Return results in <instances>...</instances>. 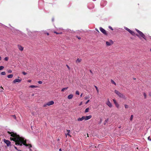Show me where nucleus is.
<instances>
[{
  "label": "nucleus",
  "mask_w": 151,
  "mask_h": 151,
  "mask_svg": "<svg viewBox=\"0 0 151 151\" xmlns=\"http://www.w3.org/2000/svg\"><path fill=\"white\" fill-rule=\"evenodd\" d=\"M114 43V42L111 40H109V41H106V44L107 46H110L112 45Z\"/></svg>",
  "instance_id": "39448f33"
},
{
  "label": "nucleus",
  "mask_w": 151,
  "mask_h": 151,
  "mask_svg": "<svg viewBox=\"0 0 151 151\" xmlns=\"http://www.w3.org/2000/svg\"><path fill=\"white\" fill-rule=\"evenodd\" d=\"M90 72L91 73L93 74V72L91 70H90Z\"/></svg>",
  "instance_id": "3c124183"
},
{
  "label": "nucleus",
  "mask_w": 151,
  "mask_h": 151,
  "mask_svg": "<svg viewBox=\"0 0 151 151\" xmlns=\"http://www.w3.org/2000/svg\"><path fill=\"white\" fill-rule=\"evenodd\" d=\"M149 95L151 97V93H150L149 94Z\"/></svg>",
  "instance_id": "09e8293b"
},
{
  "label": "nucleus",
  "mask_w": 151,
  "mask_h": 151,
  "mask_svg": "<svg viewBox=\"0 0 151 151\" xmlns=\"http://www.w3.org/2000/svg\"><path fill=\"white\" fill-rule=\"evenodd\" d=\"M136 36H137V37H139V35L137 34H136Z\"/></svg>",
  "instance_id": "864d4df0"
},
{
  "label": "nucleus",
  "mask_w": 151,
  "mask_h": 151,
  "mask_svg": "<svg viewBox=\"0 0 151 151\" xmlns=\"http://www.w3.org/2000/svg\"><path fill=\"white\" fill-rule=\"evenodd\" d=\"M129 33L132 35L134 36L135 35V33L134 32L131 30L129 32Z\"/></svg>",
  "instance_id": "2eb2a0df"
},
{
  "label": "nucleus",
  "mask_w": 151,
  "mask_h": 151,
  "mask_svg": "<svg viewBox=\"0 0 151 151\" xmlns=\"http://www.w3.org/2000/svg\"><path fill=\"white\" fill-rule=\"evenodd\" d=\"M45 33L47 35H49V33H48L47 32V33Z\"/></svg>",
  "instance_id": "8fccbe9b"
},
{
  "label": "nucleus",
  "mask_w": 151,
  "mask_h": 151,
  "mask_svg": "<svg viewBox=\"0 0 151 151\" xmlns=\"http://www.w3.org/2000/svg\"><path fill=\"white\" fill-rule=\"evenodd\" d=\"M67 131L68 132V133L67 134H66V136L67 137V135H68V136H69L70 137H71V135H70V130H67Z\"/></svg>",
  "instance_id": "f8f14e48"
},
{
  "label": "nucleus",
  "mask_w": 151,
  "mask_h": 151,
  "mask_svg": "<svg viewBox=\"0 0 151 151\" xmlns=\"http://www.w3.org/2000/svg\"><path fill=\"white\" fill-rule=\"evenodd\" d=\"M59 151H62V150H61V148L59 149Z\"/></svg>",
  "instance_id": "6e6d98bb"
},
{
  "label": "nucleus",
  "mask_w": 151,
  "mask_h": 151,
  "mask_svg": "<svg viewBox=\"0 0 151 151\" xmlns=\"http://www.w3.org/2000/svg\"><path fill=\"white\" fill-rule=\"evenodd\" d=\"M95 88H96V91H97V93H99V89H98V88L97 87V86H95Z\"/></svg>",
  "instance_id": "cd10ccee"
},
{
  "label": "nucleus",
  "mask_w": 151,
  "mask_h": 151,
  "mask_svg": "<svg viewBox=\"0 0 151 151\" xmlns=\"http://www.w3.org/2000/svg\"><path fill=\"white\" fill-rule=\"evenodd\" d=\"M82 94H82H82H81V96H82Z\"/></svg>",
  "instance_id": "680f3d73"
},
{
  "label": "nucleus",
  "mask_w": 151,
  "mask_h": 151,
  "mask_svg": "<svg viewBox=\"0 0 151 151\" xmlns=\"http://www.w3.org/2000/svg\"><path fill=\"white\" fill-rule=\"evenodd\" d=\"M124 106L126 109H127V108H128V107H129V106L128 105H126V104H125L124 105Z\"/></svg>",
  "instance_id": "7c9ffc66"
},
{
  "label": "nucleus",
  "mask_w": 151,
  "mask_h": 151,
  "mask_svg": "<svg viewBox=\"0 0 151 151\" xmlns=\"http://www.w3.org/2000/svg\"><path fill=\"white\" fill-rule=\"evenodd\" d=\"M125 29L129 32H130V31H131V30L130 29H129V28H128L127 27H126L125 28Z\"/></svg>",
  "instance_id": "bb28decb"
},
{
  "label": "nucleus",
  "mask_w": 151,
  "mask_h": 151,
  "mask_svg": "<svg viewBox=\"0 0 151 151\" xmlns=\"http://www.w3.org/2000/svg\"><path fill=\"white\" fill-rule=\"evenodd\" d=\"M139 35L141 36L142 37H143L145 40H146L145 38V35L141 32H140L139 33Z\"/></svg>",
  "instance_id": "6e6552de"
},
{
  "label": "nucleus",
  "mask_w": 151,
  "mask_h": 151,
  "mask_svg": "<svg viewBox=\"0 0 151 151\" xmlns=\"http://www.w3.org/2000/svg\"><path fill=\"white\" fill-rule=\"evenodd\" d=\"M4 142L6 144L7 146H9L11 145V142L9 140L4 139Z\"/></svg>",
  "instance_id": "423d86ee"
},
{
  "label": "nucleus",
  "mask_w": 151,
  "mask_h": 151,
  "mask_svg": "<svg viewBox=\"0 0 151 151\" xmlns=\"http://www.w3.org/2000/svg\"><path fill=\"white\" fill-rule=\"evenodd\" d=\"M3 91V89H1V90H0V92H2V91Z\"/></svg>",
  "instance_id": "603ef678"
},
{
  "label": "nucleus",
  "mask_w": 151,
  "mask_h": 151,
  "mask_svg": "<svg viewBox=\"0 0 151 151\" xmlns=\"http://www.w3.org/2000/svg\"><path fill=\"white\" fill-rule=\"evenodd\" d=\"M87 137H88V134H87Z\"/></svg>",
  "instance_id": "e2e57ef3"
},
{
  "label": "nucleus",
  "mask_w": 151,
  "mask_h": 151,
  "mask_svg": "<svg viewBox=\"0 0 151 151\" xmlns=\"http://www.w3.org/2000/svg\"><path fill=\"white\" fill-rule=\"evenodd\" d=\"M114 93L120 98H123L124 99H127V97L124 95L123 93L120 92L116 90H114Z\"/></svg>",
  "instance_id": "f03ea898"
},
{
  "label": "nucleus",
  "mask_w": 151,
  "mask_h": 151,
  "mask_svg": "<svg viewBox=\"0 0 151 151\" xmlns=\"http://www.w3.org/2000/svg\"><path fill=\"white\" fill-rule=\"evenodd\" d=\"M133 116H133V115H131V116L129 119L131 121H132V120Z\"/></svg>",
  "instance_id": "a211bd4d"
},
{
  "label": "nucleus",
  "mask_w": 151,
  "mask_h": 151,
  "mask_svg": "<svg viewBox=\"0 0 151 151\" xmlns=\"http://www.w3.org/2000/svg\"><path fill=\"white\" fill-rule=\"evenodd\" d=\"M1 57H0V60H1Z\"/></svg>",
  "instance_id": "052dcab7"
},
{
  "label": "nucleus",
  "mask_w": 151,
  "mask_h": 151,
  "mask_svg": "<svg viewBox=\"0 0 151 151\" xmlns=\"http://www.w3.org/2000/svg\"><path fill=\"white\" fill-rule=\"evenodd\" d=\"M109 27L111 30H113V28L109 26Z\"/></svg>",
  "instance_id": "58836bf2"
},
{
  "label": "nucleus",
  "mask_w": 151,
  "mask_h": 151,
  "mask_svg": "<svg viewBox=\"0 0 151 151\" xmlns=\"http://www.w3.org/2000/svg\"><path fill=\"white\" fill-rule=\"evenodd\" d=\"M38 82L39 84H41L42 83V82L41 81H38Z\"/></svg>",
  "instance_id": "79ce46f5"
},
{
  "label": "nucleus",
  "mask_w": 151,
  "mask_h": 151,
  "mask_svg": "<svg viewBox=\"0 0 151 151\" xmlns=\"http://www.w3.org/2000/svg\"><path fill=\"white\" fill-rule=\"evenodd\" d=\"M21 79H16L13 81V83H20L21 82Z\"/></svg>",
  "instance_id": "1a4fd4ad"
},
{
  "label": "nucleus",
  "mask_w": 151,
  "mask_h": 151,
  "mask_svg": "<svg viewBox=\"0 0 151 151\" xmlns=\"http://www.w3.org/2000/svg\"><path fill=\"white\" fill-rule=\"evenodd\" d=\"M53 32L56 34H62V32H61L60 33H58L56 31H54Z\"/></svg>",
  "instance_id": "c85d7f7f"
},
{
  "label": "nucleus",
  "mask_w": 151,
  "mask_h": 151,
  "mask_svg": "<svg viewBox=\"0 0 151 151\" xmlns=\"http://www.w3.org/2000/svg\"><path fill=\"white\" fill-rule=\"evenodd\" d=\"M82 61L81 59H80L79 58H78L76 61V63H80Z\"/></svg>",
  "instance_id": "4468645a"
},
{
  "label": "nucleus",
  "mask_w": 151,
  "mask_h": 151,
  "mask_svg": "<svg viewBox=\"0 0 151 151\" xmlns=\"http://www.w3.org/2000/svg\"><path fill=\"white\" fill-rule=\"evenodd\" d=\"M68 88V87H67L65 88H63L61 89V91L62 92H63L65 90H66Z\"/></svg>",
  "instance_id": "6ab92c4d"
},
{
  "label": "nucleus",
  "mask_w": 151,
  "mask_h": 151,
  "mask_svg": "<svg viewBox=\"0 0 151 151\" xmlns=\"http://www.w3.org/2000/svg\"><path fill=\"white\" fill-rule=\"evenodd\" d=\"M85 120H88L90 119L92 117L91 115H89L88 116H85Z\"/></svg>",
  "instance_id": "9b49d317"
},
{
  "label": "nucleus",
  "mask_w": 151,
  "mask_h": 151,
  "mask_svg": "<svg viewBox=\"0 0 151 151\" xmlns=\"http://www.w3.org/2000/svg\"><path fill=\"white\" fill-rule=\"evenodd\" d=\"M115 106H116V107L117 108H119V104L117 103H116V104H115Z\"/></svg>",
  "instance_id": "aec40b11"
},
{
  "label": "nucleus",
  "mask_w": 151,
  "mask_h": 151,
  "mask_svg": "<svg viewBox=\"0 0 151 151\" xmlns=\"http://www.w3.org/2000/svg\"><path fill=\"white\" fill-rule=\"evenodd\" d=\"M82 104V102L81 103V104H80L79 105H81Z\"/></svg>",
  "instance_id": "bf43d9fd"
},
{
  "label": "nucleus",
  "mask_w": 151,
  "mask_h": 151,
  "mask_svg": "<svg viewBox=\"0 0 151 151\" xmlns=\"http://www.w3.org/2000/svg\"><path fill=\"white\" fill-rule=\"evenodd\" d=\"M129 33L132 35L134 36L135 35V33L134 32L131 30L129 32Z\"/></svg>",
  "instance_id": "dca6fc26"
},
{
  "label": "nucleus",
  "mask_w": 151,
  "mask_h": 151,
  "mask_svg": "<svg viewBox=\"0 0 151 151\" xmlns=\"http://www.w3.org/2000/svg\"><path fill=\"white\" fill-rule=\"evenodd\" d=\"M1 89H3V90H4V88L3 87H2V86L1 87Z\"/></svg>",
  "instance_id": "4d7b16f0"
},
{
  "label": "nucleus",
  "mask_w": 151,
  "mask_h": 151,
  "mask_svg": "<svg viewBox=\"0 0 151 151\" xmlns=\"http://www.w3.org/2000/svg\"><path fill=\"white\" fill-rule=\"evenodd\" d=\"M113 101L114 104H116V103H117V102L116 101V100L115 99H113Z\"/></svg>",
  "instance_id": "2f4dec72"
},
{
  "label": "nucleus",
  "mask_w": 151,
  "mask_h": 151,
  "mask_svg": "<svg viewBox=\"0 0 151 151\" xmlns=\"http://www.w3.org/2000/svg\"><path fill=\"white\" fill-rule=\"evenodd\" d=\"M17 47L21 51H22L24 49V47H22L21 45H17Z\"/></svg>",
  "instance_id": "9d476101"
},
{
  "label": "nucleus",
  "mask_w": 151,
  "mask_h": 151,
  "mask_svg": "<svg viewBox=\"0 0 151 151\" xmlns=\"http://www.w3.org/2000/svg\"><path fill=\"white\" fill-rule=\"evenodd\" d=\"M18 151H22L21 150H18Z\"/></svg>",
  "instance_id": "0e129e2a"
},
{
  "label": "nucleus",
  "mask_w": 151,
  "mask_h": 151,
  "mask_svg": "<svg viewBox=\"0 0 151 151\" xmlns=\"http://www.w3.org/2000/svg\"><path fill=\"white\" fill-rule=\"evenodd\" d=\"M148 139L149 140H150L151 141V139L150 138V137H148Z\"/></svg>",
  "instance_id": "de8ad7c7"
},
{
  "label": "nucleus",
  "mask_w": 151,
  "mask_h": 151,
  "mask_svg": "<svg viewBox=\"0 0 151 151\" xmlns=\"http://www.w3.org/2000/svg\"><path fill=\"white\" fill-rule=\"evenodd\" d=\"M14 148H15V149H16L17 150H18H18H19L18 149H17V147H16V146H14Z\"/></svg>",
  "instance_id": "37998d69"
},
{
  "label": "nucleus",
  "mask_w": 151,
  "mask_h": 151,
  "mask_svg": "<svg viewBox=\"0 0 151 151\" xmlns=\"http://www.w3.org/2000/svg\"><path fill=\"white\" fill-rule=\"evenodd\" d=\"M4 68V67L3 66H0V70L3 69Z\"/></svg>",
  "instance_id": "c756f323"
},
{
  "label": "nucleus",
  "mask_w": 151,
  "mask_h": 151,
  "mask_svg": "<svg viewBox=\"0 0 151 151\" xmlns=\"http://www.w3.org/2000/svg\"><path fill=\"white\" fill-rule=\"evenodd\" d=\"M7 133L10 134L11 136L13 137H10V139L15 142V145H18L20 146H22L23 145L26 147H28L29 148L32 147V145L31 144L27 143V140L24 138L20 137L16 133L13 132H10L8 131Z\"/></svg>",
  "instance_id": "f257e3e1"
},
{
  "label": "nucleus",
  "mask_w": 151,
  "mask_h": 151,
  "mask_svg": "<svg viewBox=\"0 0 151 151\" xmlns=\"http://www.w3.org/2000/svg\"><path fill=\"white\" fill-rule=\"evenodd\" d=\"M111 82L112 83H113V84H114L115 85H116V83H115V82H114V81L113 80H112V79H111Z\"/></svg>",
  "instance_id": "412c9836"
},
{
  "label": "nucleus",
  "mask_w": 151,
  "mask_h": 151,
  "mask_svg": "<svg viewBox=\"0 0 151 151\" xmlns=\"http://www.w3.org/2000/svg\"><path fill=\"white\" fill-rule=\"evenodd\" d=\"M66 66L67 67V68H68V69L69 70H70V68L69 67V66L68 65H66Z\"/></svg>",
  "instance_id": "72a5a7b5"
},
{
  "label": "nucleus",
  "mask_w": 151,
  "mask_h": 151,
  "mask_svg": "<svg viewBox=\"0 0 151 151\" xmlns=\"http://www.w3.org/2000/svg\"><path fill=\"white\" fill-rule=\"evenodd\" d=\"M73 94H70L68 96V99H71L73 98Z\"/></svg>",
  "instance_id": "ddd939ff"
},
{
  "label": "nucleus",
  "mask_w": 151,
  "mask_h": 151,
  "mask_svg": "<svg viewBox=\"0 0 151 151\" xmlns=\"http://www.w3.org/2000/svg\"><path fill=\"white\" fill-rule=\"evenodd\" d=\"M13 77V75L12 74L9 75L7 76V77L9 78H12Z\"/></svg>",
  "instance_id": "f3484780"
},
{
  "label": "nucleus",
  "mask_w": 151,
  "mask_h": 151,
  "mask_svg": "<svg viewBox=\"0 0 151 151\" xmlns=\"http://www.w3.org/2000/svg\"><path fill=\"white\" fill-rule=\"evenodd\" d=\"M77 38L78 39H81V37H78V36H77Z\"/></svg>",
  "instance_id": "49530a36"
},
{
  "label": "nucleus",
  "mask_w": 151,
  "mask_h": 151,
  "mask_svg": "<svg viewBox=\"0 0 151 151\" xmlns=\"http://www.w3.org/2000/svg\"><path fill=\"white\" fill-rule=\"evenodd\" d=\"M134 80H135V79H136V78H134Z\"/></svg>",
  "instance_id": "69168bd1"
},
{
  "label": "nucleus",
  "mask_w": 151,
  "mask_h": 151,
  "mask_svg": "<svg viewBox=\"0 0 151 151\" xmlns=\"http://www.w3.org/2000/svg\"><path fill=\"white\" fill-rule=\"evenodd\" d=\"M143 95L144 96V98L145 99H146V97H147V95H146V94L145 93V92H144L143 93Z\"/></svg>",
  "instance_id": "393cba45"
},
{
  "label": "nucleus",
  "mask_w": 151,
  "mask_h": 151,
  "mask_svg": "<svg viewBox=\"0 0 151 151\" xmlns=\"http://www.w3.org/2000/svg\"><path fill=\"white\" fill-rule=\"evenodd\" d=\"M89 109V108H86L85 110V113H86L88 112Z\"/></svg>",
  "instance_id": "5701e85b"
},
{
  "label": "nucleus",
  "mask_w": 151,
  "mask_h": 151,
  "mask_svg": "<svg viewBox=\"0 0 151 151\" xmlns=\"http://www.w3.org/2000/svg\"><path fill=\"white\" fill-rule=\"evenodd\" d=\"M137 31V32H138V33L139 34V32H141L139 30L137 29H135Z\"/></svg>",
  "instance_id": "f704fd0d"
},
{
  "label": "nucleus",
  "mask_w": 151,
  "mask_h": 151,
  "mask_svg": "<svg viewBox=\"0 0 151 151\" xmlns=\"http://www.w3.org/2000/svg\"><path fill=\"white\" fill-rule=\"evenodd\" d=\"M77 120L78 121H83L82 117H81V118L80 117V118H78L77 119Z\"/></svg>",
  "instance_id": "4be33fe9"
},
{
  "label": "nucleus",
  "mask_w": 151,
  "mask_h": 151,
  "mask_svg": "<svg viewBox=\"0 0 151 151\" xmlns=\"http://www.w3.org/2000/svg\"><path fill=\"white\" fill-rule=\"evenodd\" d=\"M95 30H96V31H97L98 33H99V30H98L96 28V29H95Z\"/></svg>",
  "instance_id": "a18cd8bd"
},
{
  "label": "nucleus",
  "mask_w": 151,
  "mask_h": 151,
  "mask_svg": "<svg viewBox=\"0 0 151 151\" xmlns=\"http://www.w3.org/2000/svg\"><path fill=\"white\" fill-rule=\"evenodd\" d=\"M76 94H77V95H79V92L78 91H76Z\"/></svg>",
  "instance_id": "e433bc0d"
},
{
  "label": "nucleus",
  "mask_w": 151,
  "mask_h": 151,
  "mask_svg": "<svg viewBox=\"0 0 151 151\" xmlns=\"http://www.w3.org/2000/svg\"><path fill=\"white\" fill-rule=\"evenodd\" d=\"M106 104L110 108H111L112 106V104L110 102L109 99H107Z\"/></svg>",
  "instance_id": "0eeeda50"
},
{
  "label": "nucleus",
  "mask_w": 151,
  "mask_h": 151,
  "mask_svg": "<svg viewBox=\"0 0 151 151\" xmlns=\"http://www.w3.org/2000/svg\"><path fill=\"white\" fill-rule=\"evenodd\" d=\"M82 118L83 120H85V116H82Z\"/></svg>",
  "instance_id": "ea45409f"
},
{
  "label": "nucleus",
  "mask_w": 151,
  "mask_h": 151,
  "mask_svg": "<svg viewBox=\"0 0 151 151\" xmlns=\"http://www.w3.org/2000/svg\"><path fill=\"white\" fill-rule=\"evenodd\" d=\"M30 87L33 88H37V86L34 85H31L29 86Z\"/></svg>",
  "instance_id": "b1692460"
},
{
  "label": "nucleus",
  "mask_w": 151,
  "mask_h": 151,
  "mask_svg": "<svg viewBox=\"0 0 151 151\" xmlns=\"http://www.w3.org/2000/svg\"><path fill=\"white\" fill-rule=\"evenodd\" d=\"M89 101V100H88L86 103V104H87L88 103Z\"/></svg>",
  "instance_id": "c03bdc74"
},
{
  "label": "nucleus",
  "mask_w": 151,
  "mask_h": 151,
  "mask_svg": "<svg viewBox=\"0 0 151 151\" xmlns=\"http://www.w3.org/2000/svg\"><path fill=\"white\" fill-rule=\"evenodd\" d=\"M31 81V80H29L28 81V82H30Z\"/></svg>",
  "instance_id": "5fc2aeb1"
},
{
  "label": "nucleus",
  "mask_w": 151,
  "mask_h": 151,
  "mask_svg": "<svg viewBox=\"0 0 151 151\" xmlns=\"http://www.w3.org/2000/svg\"><path fill=\"white\" fill-rule=\"evenodd\" d=\"M9 73H11L12 72V71L11 70H9L8 71Z\"/></svg>",
  "instance_id": "a19ab883"
},
{
  "label": "nucleus",
  "mask_w": 151,
  "mask_h": 151,
  "mask_svg": "<svg viewBox=\"0 0 151 151\" xmlns=\"http://www.w3.org/2000/svg\"><path fill=\"white\" fill-rule=\"evenodd\" d=\"M12 116H13V118L14 119H16V117L15 115H12Z\"/></svg>",
  "instance_id": "4c0bfd02"
},
{
  "label": "nucleus",
  "mask_w": 151,
  "mask_h": 151,
  "mask_svg": "<svg viewBox=\"0 0 151 151\" xmlns=\"http://www.w3.org/2000/svg\"><path fill=\"white\" fill-rule=\"evenodd\" d=\"M22 74L24 75H26L27 74V73H26L25 72H22Z\"/></svg>",
  "instance_id": "c9c22d12"
},
{
  "label": "nucleus",
  "mask_w": 151,
  "mask_h": 151,
  "mask_svg": "<svg viewBox=\"0 0 151 151\" xmlns=\"http://www.w3.org/2000/svg\"><path fill=\"white\" fill-rule=\"evenodd\" d=\"M54 104V102L52 101H50L49 102H47L46 104H45L43 105L44 107H45L47 106H50L52 105H53Z\"/></svg>",
  "instance_id": "7ed1b4c3"
},
{
  "label": "nucleus",
  "mask_w": 151,
  "mask_h": 151,
  "mask_svg": "<svg viewBox=\"0 0 151 151\" xmlns=\"http://www.w3.org/2000/svg\"><path fill=\"white\" fill-rule=\"evenodd\" d=\"M9 59V58L8 57H5L4 58V60L6 61H7Z\"/></svg>",
  "instance_id": "473e14b6"
},
{
  "label": "nucleus",
  "mask_w": 151,
  "mask_h": 151,
  "mask_svg": "<svg viewBox=\"0 0 151 151\" xmlns=\"http://www.w3.org/2000/svg\"><path fill=\"white\" fill-rule=\"evenodd\" d=\"M85 99H88V97H85Z\"/></svg>",
  "instance_id": "13d9d810"
},
{
  "label": "nucleus",
  "mask_w": 151,
  "mask_h": 151,
  "mask_svg": "<svg viewBox=\"0 0 151 151\" xmlns=\"http://www.w3.org/2000/svg\"><path fill=\"white\" fill-rule=\"evenodd\" d=\"M150 51H151V49H150Z\"/></svg>",
  "instance_id": "338daca9"
},
{
  "label": "nucleus",
  "mask_w": 151,
  "mask_h": 151,
  "mask_svg": "<svg viewBox=\"0 0 151 151\" xmlns=\"http://www.w3.org/2000/svg\"><path fill=\"white\" fill-rule=\"evenodd\" d=\"M100 31L105 35H107L108 33L106 31L101 27L99 28Z\"/></svg>",
  "instance_id": "20e7f679"
},
{
  "label": "nucleus",
  "mask_w": 151,
  "mask_h": 151,
  "mask_svg": "<svg viewBox=\"0 0 151 151\" xmlns=\"http://www.w3.org/2000/svg\"><path fill=\"white\" fill-rule=\"evenodd\" d=\"M1 74L2 75H6V73L5 72H2L1 73Z\"/></svg>",
  "instance_id": "a878e982"
}]
</instances>
